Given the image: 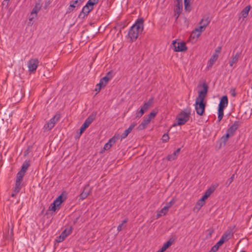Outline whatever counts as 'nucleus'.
<instances>
[{
    "instance_id": "nucleus-16",
    "label": "nucleus",
    "mask_w": 252,
    "mask_h": 252,
    "mask_svg": "<svg viewBox=\"0 0 252 252\" xmlns=\"http://www.w3.org/2000/svg\"><path fill=\"white\" fill-rule=\"evenodd\" d=\"M150 122L151 121L149 120V119L145 118L142 123L138 126L137 127L138 129L141 130L145 129Z\"/></svg>"
},
{
    "instance_id": "nucleus-8",
    "label": "nucleus",
    "mask_w": 252,
    "mask_h": 252,
    "mask_svg": "<svg viewBox=\"0 0 252 252\" xmlns=\"http://www.w3.org/2000/svg\"><path fill=\"white\" fill-rule=\"evenodd\" d=\"M93 6L91 4H88V2H87L86 5L83 7L81 12L79 15V18H84L87 16L88 14L93 9Z\"/></svg>"
},
{
    "instance_id": "nucleus-3",
    "label": "nucleus",
    "mask_w": 252,
    "mask_h": 252,
    "mask_svg": "<svg viewBox=\"0 0 252 252\" xmlns=\"http://www.w3.org/2000/svg\"><path fill=\"white\" fill-rule=\"evenodd\" d=\"M190 115V108H186L182 111L177 116V123L173 126H181L185 124L189 120Z\"/></svg>"
},
{
    "instance_id": "nucleus-62",
    "label": "nucleus",
    "mask_w": 252,
    "mask_h": 252,
    "mask_svg": "<svg viewBox=\"0 0 252 252\" xmlns=\"http://www.w3.org/2000/svg\"><path fill=\"white\" fill-rule=\"evenodd\" d=\"M78 219H79V217H77L76 218L75 220L74 221V223H75L78 221Z\"/></svg>"
},
{
    "instance_id": "nucleus-11",
    "label": "nucleus",
    "mask_w": 252,
    "mask_h": 252,
    "mask_svg": "<svg viewBox=\"0 0 252 252\" xmlns=\"http://www.w3.org/2000/svg\"><path fill=\"white\" fill-rule=\"evenodd\" d=\"M136 125V123H132L129 126V127L126 130H125L124 133L120 136H119V137L121 139V140H122L123 139L126 138L128 134L131 132V131Z\"/></svg>"
},
{
    "instance_id": "nucleus-60",
    "label": "nucleus",
    "mask_w": 252,
    "mask_h": 252,
    "mask_svg": "<svg viewBox=\"0 0 252 252\" xmlns=\"http://www.w3.org/2000/svg\"><path fill=\"white\" fill-rule=\"evenodd\" d=\"M165 251L164 250H162V248L161 247V248L157 252H164Z\"/></svg>"
},
{
    "instance_id": "nucleus-49",
    "label": "nucleus",
    "mask_w": 252,
    "mask_h": 252,
    "mask_svg": "<svg viewBox=\"0 0 252 252\" xmlns=\"http://www.w3.org/2000/svg\"><path fill=\"white\" fill-rule=\"evenodd\" d=\"M220 140L221 141V142L223 143V145H225L226 142L228 140V139H227V138H226L225 137H224V136L223 135L221 137Z\"/></svg>"
},
{
    "instance_id": "nucleus-7",
    "label": "nucleus",
    "mask_w": 252,
    "mask_h": 252,
    "mask_svg": "<svg viewBox=\"0 0 252 252\" xmlns=\"http://www.w3.org/2000/svg\"><path fill=\"white\" fill-rule=\"evenodd\" d=\"M172 45L175 52H183L187 50L186 43L184 42H179L173 41Z\"/></svg>"
},
{
    "instance_id": "nucleus-20",
    "label": "nucleus",
    "mask_w": 252,
    "mask_h": 252,
    "mask_svg": "<svg viewBox=\"0 0 252 252\" xmlns=\"http://www.w3.org/2000/svg\"><path fill=\"white\" fill-rule=\"evenodd\" d=\"M219 55L218 54H214L208 62V67H211L215 62L217 60Z\"/></svg>"
},
{
    "instance_id": "nucleus-27",
    "label": "nucleus",
    "mask_w": 252,
    "mask_h": 252,
    "mask_svg": "<svg viewBox=\"0 0 252 252\" xmlns=\"http://www.w3.org/2000/svg\"><path fill=\"white\" fill-rule=\"evenodd\" d=\"M40 9L41 6L40 3H36L31 12L32 14H34L35 15V16H37V14L40 10Z\"/></svg>"
},
{
    "instance_id": "nucleus-4",
    "label": "nucleus",
    "mask_w": 252,
    "mask_h": 252,
    "mask_svg": "<svg viewBox=\"0 0 252 252\" xmlns=\"http://www.w3.org/2000/svg\"><path fill=\"white\" fill-rule=\"evenodd\" d=\"M96 116V112H93L85 120L83 124L80 127V133L81 134L93 122L95 119Z\"/></svg>"
},
{
    "instance_id": "nucleus-33",
    "label": "nucleus",
    "mask_w": 252,
    "mask_h": 252,
    "mask_svg": "<svg viewBox=\"0 0 252 252\" xmlns=\"http://www.w3.org/2000/svg\"><path fill=\"white\" fill-rule=\"evenodd\" d=\"M185 9L186 11H190L191 7L190 5V0H184Z\"/></svg>"
},
{
    "instance_id": "nucleus-1",
    "label": "nucleus",
    "mask_w": 252,
    "mask_h": 252,
    "mask_svg": "<svg viewBox=\"0 0 252 252\" xmlns=\"http://www.w3.org/2000/svg\"><path fill=\"white\" fill-rule=\"evenodd\" d=\"M202 87L203 89L198 92V95L196 98L195 103L196 113L199 116L203 115L204 113L206 103L204 102V100L208 90V86L205 83H203Z\"/></svg>"
},
{
    "instance_id": "nucleus-30",
    "label": "nucleus",
    "mask_w": 252,
    "mask_h": 252,
    "mask_svg": "<svg viewBox=\"0 0 252 252\" xmlns=\"http://www.w3.org/2000/svg\"><path fill=\"white\" fill-rule=\"evenodd\" d=\"M60 118V114H56L49 120V122L55 126V124L59 120Z\"/></svg>"
},
{
    "instance_id": "nucleus-31",
    "label": "nucleus",
    "mask_w": 252,
    "mask_h": 252,
    "mask_svg": "<svg viewBox=\"0 0 252 252\" xmlns=\"http://www.w3.org/2000/svg\"><path fill=\"white\" fill-rule=\"evenodd\" d=\"M223 110H224V108L218 107V122H220L223 118Z\"/></svg>"
},
{
    "instance_id": "nucleus-6",
    "label": "nucleus",
    "mask_w": 252,
    "mask_h": 252,
    "mask_svg": "<svg viewBox=\"0 0 252 252\" xmlns=\"http://www.w3.org/2000/svg\"><path fill=\"white\" fill-rule=\"evenodd\" d=\"M39 60L37 58L31 59L28 63L29 71L30 72L36 71L39 64Z\"/></svg>"
},
{
    "instance_id": "nucleus-2",
    "label": "nucleus",
    "mask_w": 252,
    "mask_h": 252,
    "mask_svg": "<svg viewBox=\"0 0 252 252\" xmlns=\"http://www.w3.org/2000/svg\"><path fill=\"white\" fill-rule=\"evenodd\" d=\"M144 28V20L143 18L138 19L134 24L131 27L129 30L128 35L131 42L135 41L141 33Z\"/></svg>"
},
{
    "instance_id": "nucleus-43",
    "label": "nucleus",
    "mask_w": 252,
    "mask_h": 252,
    "mask_svg": "<svg viewBox=\"0 0 252 252\" xmlns=\"http://www.w3.org/2000/svg\"><path fill=\"white\" fill-rule=\"evenodd\" d=\"M59 208H58L55 204H54L53 203H51V205H50V206L49 207V210H52V211H53L54 212H55L57 209H59Z\"/></svg>"
},
{
    "instance_id": "nucleus-22",
    "label": "nucleus",
    "mask_w": 252,
    "mask_h": 252,
    "mask_svg": "<svg viewBox=\"0 0 252 252\" xmlns=\"http://www.w3.org/2000/svg\"><path fill=\"white\" fill-rule=\"evenodd\" d=\"M110 74V72H109L107 75L102 78L100 81L102 86L105 87L108 83V81L110 79V77H108V75Z\"/></svg>"
},
{
    "instance_id": "nucleus-46",
    "label": "nucleus",
    "mask_w": 252,
    "mask_h": 252,
    "mask_svg": "<svg viewBox=\"0 0 252 252\" xmlns=\"http://www.w3.org/2000/svg\"><path fill=\"white\" fill-rule=\"evenodd\" d=\"M64 238L63 237V236L61 234L59 236L57 237L56 241L59 242H62L64 240Z\"/></svg>"
},
{
    "instance_id": "nucleus-56",
    "label": "nucleus",
    "mask_w": 252,
    "mask_h": 252,
    "mask_svg": "<svg viewBox=\"0 0 252 252\" xmlns=\"http://www.w3.org/2000/svg\"><path fill=\"white\" fill-rule=\"evenodd\" d=\"M208 197L207 196V195L204 194L200 199L205 201V200L207 199Z\"/></svg>"
},
{
    "instance_id": "nucleus-53",
    "label": "nucleus",
    "mask_w": 252,
    "mask_h": 252,
    "mask_svg": "<svg viewBox=\"0 0 252 252\" xmlns=\"http://www.w3.org/2000/svg\"><path fill=\"white\" fill-rule=\"evenodd\" d=\"M218 249L214 246L211 249L209 252H216L218 251Z\"/></svg>"
},
{
    "instance_id": "nucleus-32",
    "label": "nucleus",
    "mask_w": 252,
    "mask_h": 252,
    "mask_svg": "<svg viewBox=\"0 0 252 252\" xmlns=\"http://www.w3.org/2000/svg\"><path fill=\"white\" fill-rule=\"evenodd\" d=\"M120 139L119 135H114L112 138L109 139L108 142H107L108 144L111 145V146L116 142V141Z\"/></svg>"
},
{
    "instance_id": "nucleus-25",
    "label": "nucleus",
    "mask_w": 252,
    "mask_h": 252,
    "mask_svg": "<svg viewBox=\"0 0 252 252\" xmlns=\"http://www.w3.org/2000/svg\"><path fill=\"white\" fill-rule=\"evenodd\" d=\"M239 56H240V53L237 52V53H236V54H235V55L234 56H233L232 57V59H231V61H230V62H229V65L230 66H232L234 63H235L237 62L238 59L239 58Z\"/></svg>"
},
{
    "instance_id": "nucleus-37",
    "label": "nucleus",
    "mask_w": 252,
    "mask_h": 252,
    "mask_svg": "<svg viewBox=\"0 0 252 252\" xmlns=\"http://www.w3.org/2000/svg\"><path fill=\"white\" fill-rule=\"evenodd\" d=\"M157 113H158L157 111L153 110L149 114L148 117H147V118L148 119H149V120L151 121V120L156 116Z\"/></svg>"
},
{
    "instance_id": "nucleus-50",
    "label": "nucleus",
    "mask_w": 252,
    "mask_h": 252,
    "mask_svg": "<svg viewBox=\"0 0 252 252\" xmlns=\"http://www.w3.org/2000/svg\"><path fill=\"white\" fill-rule=\"evenodd\" d=\"M111 147V145L108 144V143H106L104 146V149L105 150H108Z\"/></svg>"
},
{
    "instance_id": "nucleus-39",
    "label": "nucleus",
    "mask_w": 252,
    "mask_h": 252,
    "mask_svg": "<svg viewBox=\"0 0 252 252\" xmlns=\"http://www.w3.org/2000/svg\"><path fill=\"white\" fill-rule=\"evenodd\" d=\"M224 241L221 238L220 240L217 243V244L215 245V246L219 249V247L221 246L224 243Z\"/></svg>"
},
{
    "instance_id": "nucleus-21",
    "label": "nucleus",
    "mask_w": 252,
    "mask_h": 252,
    "mask_svg": "<svg viewBox=\"0 0 252 252\" xmlns=\"http://www.w3.org/2000/svg\"><path fill=\"white\" fill-rule=\"evenodd\" d=\"M210 19L209 17H203L199 22V25H202L205 28L209 24Z\"/></svg>"
},
{
    "instance_id": "nucleus-54",
    "label": "nucleus",
    "mask_w": 252,
    "mask_h": 252,
    "mask_svg": "<svg viewBox=\"0 0 252 252\" xmlns=\"http://www.w3.org/2000/svg\"><path fill=\"white\" fill-rule=\"evenodd\" d=\"M221 50V47L220 46H219L217 47V48L216 49V54H219Z\"/></svg>"
},
{
    "instance_id": "nucleus-47",
    "label": "nucleus",
    "mask_w": 252,
    "mask_h": 252,
    "mask_svg": "<svg viewBox=\"0 0 252 252\" xmlns=\"http://www.w3.org/2000/svg\"><path fill=\"white\" fill-rule=\"evenodd\" d=\"M168 210V209L167 208V207L164 206L163 208H162L160 212L163 214V215H165L167 213Z\"/></svg>"
},
{
    "instance_id": "nucleus-9",
    "label": "nucleus",
    "mask_w": 252,
    "mask_h": 252,
    "mask_svg": "<svg viewBox=\"0 0 252 252\" xmlns=\"http://www.w3.org/2000/svg\"><path fill=\"white\" fill-rule=\"evenodd\" d=\"M233 228H229L222 235L221 238L226 242L229 240L233 236L234 232L233 231Z\"/></svg>"
},
{
    "instance_id": "nucleus-61",
    "label": "nucleus",
    "mask_w": 252,
    "mask_h": 252,
    "mask_svg": "<svg viewBox=\"0 0 252 252\" xmlns=\"http://www.w3.org/2000/svg\"><path fill=\"white\" fill-rule=\"evenodd\" d=\"M79 0H76L74 1L72 3H74V5H75V4L77 3V2H78Z\"/></svg>"
},
{
    "instance_id": "nucleus-14",
    "label": "nucleus",
    "mask_w": 252,
    "mask_h": 252,
    "mask_svg": "<svg viewBox=\"0 0 252 252\" xmlns=\"http://www.w3.org/2000/svg\"><path fill=\"white\" fill-rule=\"evenodd\" d=\"M228 105V98L226 95H223L220 99L219 107L220 108H225Z\"/></svg>"
},
{
    "instance_id": "nucleus-23",
    "label": "nucleus",
    "mask_w": 252,
    "mask_h": 252,
    "mask_svg": "<svg viewBox=\"0 0 252 252\" xmlns=\"http://www.w3.org/2000/svg\"><path fill=\"white\" fill-rule=\"evenodd\" d=\"M62 195L63 194L60 195L53 202L58 208H60L61 203L63 201Z\"/></svg>"
},
{
    "instance_id": "nucleus-15",
    "label": "nucleus",
    "mask_w": 252,
    "mask_h": 252,
    "mask_svg": "<svg viewBox=\"0 0 252 252\" xmlns=\"http://www.w3.org/2000/svg\"><path fill=\"white\" fill-rule=\"evenodd\" d=\"M205 28L202 25H200V26L195 29V30L193 31L191 36H193L194 34L196 33V37H198L201 32L205 30Z\"/></svg>"
},
{
    "instance_id": "nucleus-17",
    "label": "nucleus",
    "mask_w": 252,
    "mask_h": 252,
    "mask_svg": "<svg viewBox=\"0 0 252 252\" xmlns=\"http://www.w3.org/2000/svg\"><path fill=\"white\" fill-rule=\"evenodd\" d=\"M218 186L219 185L218 184L212 185V186L206 190L204 194L207 195V197H209L213 192H214Z\"/></svg>"
},
{
    "instance_id": "nucleus-29",
    "label": "nucleus",
    "mask_w": 252,
    "mask_h": 252,
    "mask_svg": "<svg viewBox=\"0 0 252 252\" xmlns=\"http://www.w3.org/2000/svg\"><path fill=\"white\" fill-rule=\"evenodd\" d=\"M251 9V6L248 5L241 11L242 16L244 18H246L248 15L249 12Z\"/></svg>"
},
{
    "instance_id": "nucleus-12",
    "label": "nucleus",
    "mask_w": 252,
    "mask_h": 252,
    "mask_svg": "<svg viewBox=\"0 0 252 252\" xmlns=\"http://www.w3.org/2000/svg\"><path fill=\"white\" fill-rule=\"evenodd\" d=\"M241 122L239 121H235L234 124L227 129L228 132L233 135L236 130L240 126Z\"/></svg>"
},
{
    "instance_id": "nucleus-59",
    "label": "nucleus",
    "mask_w": 252,
    "mask_h": 252,
    "mask_svg": "<svg viewBox=\"0 0 252 252\" xmlns=\"http://www.w3.org/2000/svg\"><path fill=\"white\" fill-rule=\"evenodd\" d=\"M96 85H97V87H101V89L102 88L104 87V86H102L101 85V82H100H100H99V83L98 84H97Z\"/></svg>"
},
{
    "instance_id": "nucleus-35",
    "label": "nucleus",
    "mask_w": 252,
    "mask_h": 252,
    "mask_svg": "<svg viewBox=\"0 0 252 252\" xmlns=\"http://www.w3.org/2000/svg\"><path fill=\"white\" fill-rule=\"evenodd\" d=\"M21 188V183L16 182L14 192L16 194L18 193Z\"/></svg>"
},
{
    "instance_id": "nucleus-58",
    "label": "nucleus",
    "mask_w": 252,
    "mask_h": 252,
    "mask_svg": "<svg viewBox=\"0 0 252 252\" xmlns=\"http://www.w3.org/2000/svg\"><path fill=\"white\" fill-rule=\"evenodd\" d=\"M101 87H97V86L96 85V88H95V91L97 92H99L101 90Z\"/></svg>"
},
{
    "instance_id": "nucleus-42",
    "label": "nucleus",
    "mask_w": 252,
    "mask_h": 252,
    "mask_svg": "<svg viewBox=\"0 0 252 252\" xmlns=\"http://www.w3.org/2000/svg\"><path fill=\"white\" fill-rule=\"evenodd\" d=\"M175 203V200L174 199H172L170 201L168 202L165 206L167 207L169 209V208H170Z\"/></svg>"
},
{
    "instance_id": "nucleus-45",
    "label": "nucleus",
    "mask_w": 252,
    "mask_h": 252,
    "mask_svg": "<svg viewBox=\"0 0 252 252\" xmlns=\"http://www.w3.org/2000/svg\"><path fill=\"white\" fill-rule=\"evenodd\" d=\"M98 1L99 0H89L87 2H88V4H91L94 7V5L97 4Z\"/></svg>"
},
{
    "instance_id": "nucleus-36",
    "label": "nucleus",
    "mask_w": 252,
    "mask_h": 252,
    "mask_svg": "<svg viewBox=\"0 0 252 252\" xmlns=\"http://www.w3.org/2000/svg\"><path fill=\"white\" fill-rule=\"evenodd\" d=\"M54 125L53 124H51V123L48 122L47 124H46L44 126V128L46 131H49L51 130L52 128L54 127Z\"/></svg>"
},
{
    "instance_id": "nucleus-13",
    "label": "nucleus",
    "mask_w": 252,
    "mask_h": 252,
    "mask_svg": "<svg viewBox=\"0 0 252 252\" xmlns=\"http://www.w3.org/2000/svg\"><path fill=\"white\" fill-rule=\"evenodd\" d=\"M181 151V148H178L172 154L169 155L167 156L166 159L168 161H172L176 159L179 156Z\"/></svg>"
},
{
    "instance_id": "nucleus-5",
    "label": "nucleus",
    "mask_w": 252,
    "mask_h": 252,
    "mask_svg": "<svg viewBox=\"0 0 252 252\" xmlns=\"http://www.w3.org/2000/svg\"><path fill=\"white\" fill-rule=\"evenodd\" d=\"M153 101V98H151L147 102H145L141 109L136 111V117L138 118L141 117L144 113L148 110L151 105Z\"/></svg>"
},
{
    "instance_id": "nucleus-63",
    "label": "nucleus",
    "mask_w": 252,
    "mask_h": 252,
    "mask_svg": "<svg viewBox=\"0 0 252 252\" xmlns=\"http://www.w3.org/2000/svg\"><path fill=\"white\" fill-rule=\"evenodd\" d=\"M14 195H15V194H14V193H13V194H12L11 196H14Z\"/></svg>"
},
{
    "instance_id": "nucleus-44",
    "label": "nucleus",
    "mask_w": 252,
    "mask_h": 252,
    "mask_svg": "<svg viewBox=\"0 0 252 252\" xmlns=\"http://www.w3.org/2000/svg\"><path fill=\"white\" fill-rule=\"evenodd\" d=\"M169 139V137L168 135V134L165 133L164 134L162 137V140L163 142H166L168 141Z\"/></svg>"
},
{
    "instance_id": "nucleus-52",
    "label": "nucleus",
    "mask_w": 252,
    "mask_h": 252,
    "mask_svg": "<svg viewBox=\"0 0 252 252\" xmlns=\"http://www.w3.org/2000/svg\"><path fill=\"white\" fill-rule=\"evenodd\" d=\"M230 93L231 94V95L233 96H235L236 95V91L235 89H231L230 90Z\"/></svg>"
},
{
    "instance_id": "nucleus-41",
    "label": "nucleus",
    "mask_w": 252,
    "mask_h": 252,
    "mask_svg": "<svg viewBox=\"0 0 252 252\" xmlns=\"http://www.w3.org/2000/svg\"><path fill=\"white\" fill-rule=\"evenodd\" d=\"M234 178L235 174H233L231 177L227 180V182H226V184L227 185V186H229L230 184L233 181Z\"/></svg>"
},
{
    "instance_id": "nucleus-26",
    "label": "nucleus",
    "mask_w": 252,
    "mask_h": 252,
    "mask_svg": "<svg viewBox=\"0 0 252 252\" xmlns=\"http://www.w3.org/2000/svg\"><path fill=\"white\" fill-rule=\"evenodd\" d=\"M72 230V228L71 227L67 228L62 232L61 235L63 236V237H64L65 239L67 236H68L69 234H71Z\"/></svg>"
},
{
    "instance_id": "nucleus-10",
    "label": "nucleus",
    "mask_w": 252,
    "mask_h": 252,
    "mask_svg": "<svg viewBox=\"0 0 252 252\" xmlns=\"http://www.w3.org/2000/svg\"><path fill=\"white\" fill-rule=\"evenodd\" d=\"M92 189L89 185H86L84 188L83 191L80 195L81 199L83 200L87 198L91 192Z\"/></svg>"
},
{
    "instance_id": "nucleus-24",
    "label": "nucleus",
    "mask_w": 252,
    "mask_h": 252,
    "mask_svg": "<svg viewBox=\"0 0 252 252\" xmlns=\"http://www.w3.org/2000/svg\"><path fill=\"white\" fill-rule=\"evenodd\" d=\"M30 161L29 160H26L22 166V168H21V169L20 170V171H23V172L24 173H26L28 167L30 166Z\"/></svg>"
},
{
    "instance_id": "nucleus-18",
    "label": "nucleus",
    "mask_w": 252,
    "mask_h": 252,
    "mask_svg": "<svg viewBox=\"0 0 252 252\" xmlns=\"http://www.w3.org/2000/svg\"><path fill=\"white\" fill-rule=\"evenodd\" d=\"M218 186L219 185L218 184L212 185V186L206 190L204 194L207 195V197H209L213 192H214Z\"/></svg>"
},
{
    "instance_id": "nucleus-64",
    "label": "nucleus",
    "mask_w": 252,
    "mask_h": 252,
    "mask_svg": "<svg viewBox=\"0 0 252 252\" xmlns=\"http://www.w3.org/2000/svg\"><path fill=\"white\" fill-rule=\"evenodd\" d=\"M158 217H159V216H160V215H159H159L158 214Z\"/></svg>"
},
{
    "instance_id": "nucleus-55",
    "label": "nucleus",
    "mask_w": 252,
    "mask_h": 252,
    "mask_svg": "<svg viewBox=\"0 0 252 252\" xmlns=\"http://www.w3.org/2000/svg\"><path fill=\"white\" fill-rule=\"evenodd\" d=\"M223 136H224V137L227 138V139H228V138L230 137V136H232V135H231V134H230V133L228 132V130H227L226 133L225 135H224Z\"/></svg>"
},
{
    "instance_id": "nucleus-40",
    "label": "nucleus",
    "mask_w": 252,
    "mask_h": 252,
    "mask_svg": "<svg viewBox=\"0 0 252 252\" xmlns=\"http://www.w3.org/2000/svg\"><path fill=\"white\" fill-rule=\"evenodd\" d=\"M75 7V5H74V3L70 4L69 7L67 9V13H70L74 10V8Z\"/></svg>"
},
{
    "instance_id": "nucleus-38",
    "label": "nucleus",
    "mask_w": 252,
    "mask_h": 252,
    "mask_svg": "<svg viewBox=\"0 0 252 252\" xmlns=\"http://www.w3.org/2000/svg\"><path fill=\"white\" fill-rule=\"evenodd\" d=\"M127 219L124 220L123 221V222L118 226L117 230L119 232L121 231L122 230V229L123 228L124 224L126 223L127 222Z\"/></svg>"
},
{
    "instance_id": "nucleus-51",
    "label": "nucleus",
    "mask_w": 252,
    "mask_h": 252,
    "mask_svg": "<svg viewBox=\"0 0 252 252\" xmlns=\"http://www.w3.org/2000/svg\"><path fill=\"white\" fill-rule=\"evenodd\" d=\"M205 203V202L201 199L199 200L197 203V204L200 207H202Z\"/></svg>"
},
{
    "instance_id": "nucleus-34",
    "label": "nucleus",
    "mask_w": 252,
    "mask_h": 252,
    "mask_svg": "<svg viewBox=\"0 0 252 252\" xmlns=\"http://www.w3.org/2000/svg\"><path fill=\"white\" fill-rule=\"evenodd\" d=\"M173 242V240H172L171 239L169 240L167 242L164 244V245L162 247V250H164L165 251L170 246L172 245Z\"/></svg>"
},
{
    "instance_id": "nucleus-28",
    "label": "nucleus",
    "mask_w": 252,
    "mask_h": 252,
    "mask_svg": "<svg viewBox=\"0 0 252 252\" xmlns=\"http://www.w3.org/2000/svg\"><path fill=\"white\" fill-rule=\"evenodd\" d=\"M25 174V173L20 170L17 174L16 182L21 183Z\"/></svg>"
},
{
    "instance_id": "nucleus-48",
    "label": "nucleus",
    "mask_w": 252,
    "mask_h": 252,
    "mask_svg": "<svg viewBox=\"0 0 252 252\" xmlns=\"http://www.w3.org/2000/svg\"><path fill=\"white\" fill-rule=\"evenodd\" d=\"M36 17H37V16H35V14H32V12H31V14H30V17H29V21H30V22H29V24H30V23H31L30 22H32V21H33V20L35 18H36Z\"/></svg>"
},
{
    "instance_id": "nucleus-19",
    "label": "nucleus",
    "mask_w": 252,
    "mask_h": 252,
    "mask_svg": "<svg viewBox=\"0 0 252 252\" xmlns=\"http://www.w3.org/2000/svg\"><path fill=\"white\" fill-rule=\"evenodd\" d=\"M218 186L219 185L218 184L212 185V186L206 190L204 194L207 195V197H209L213 192H214Z\"/></svg>"
},
{
    "instance_id": "nucleus-57",
    "label": "nucleus",
    "mask_w": 252,
    "mask_h": 252,
    "mask_svg": "<svg viewBox=\"0 0 252 252\" xmlns=\"http://www.w3.org/2000/svg\"><path fill=\"white\" fill-rule=\"evenodd\" d=\"M10 0H4L2 2V4L3 5H4V4H6V5H7L8 4V1H9Z\"/></svg>"
}]
</instances>
